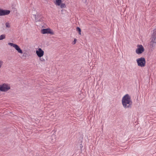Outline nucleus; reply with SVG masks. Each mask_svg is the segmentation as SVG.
Returning a JSON list of instances; mask_svg holds the SVG:
<instances>
[{
    "instance_id": "nucleus-8",
    "label": "nucleus",
    "mask_w": 156,
    "mask_h": 156,
    "mask_svg": "<svg viewBox=\"0 0 156 156\" xmlns=\"http://www.w3.org/2000/svg\"><path fill=\"white\" fill-rule=\"evenodd\" d=\"M44 53V51L41 48H39L38 50L36 51L37 55L39 58H41L43 56Z\"/></svg>"
},
{
    "instance_id": "nucleus-18",
    "label": "nucleus",
    "mask_w": 156,
    "mask_h": 156,
    "mask_svg": "<svg viewBox=\"0 0 156 156\" xmlns=\"http://www.w3.org/2000/svg\"><path fill=\"white\" fill-rule=\"evenodd\" d=\"M3 62L2 61L0 60V68L2 66V65L3 64Z\"/></svg>"
},
{
    "instance_id": "nucleus-17",
    "label": "nucleus",
    "mask_w": 156,
    "mask_h": 156,
    "mask_svg": "<svg viewBox=\"0 0 156 156\" xmlns=\"http://www.w3.org/2000/svg\"><path fill=\"white\" fill-rule=\"evenodd\" d=\"M77 39H75L74 41L72 42V44L74 45L75 44L76 42Z\"/></svg>"
},
{
    "instance_id": "nucleus-12",
    "label": "nucleus",
    "mask_w": 156,
    "mask_h": 156,
    "mask_svg": "<svg viewBox=\"0 0 156 156\" xmlns=\"http://www.w3.org/2000/svg\"><path fill=\"white\" fill-rule=\"evenodd\" d=\"M76 30L78 32L79 34L81 35V30L80 28L79 27H77Z\"/></svg>"
},
{
    "instance_id": "nucleus-7",
    "label": "nucleus",
    "mask_w": 156,
    "mask_h": 156,
    "mask_svg": "<svg viewBox=\"0 0 156 156\" xmlns=\"http://www.w3.org/2000/svg\"><path fill=\"white\" fill-rule=\"evenodd\" d=\"M10 11L8 10H3L0 9V16L8 15L10 13Z\"/></svg>"
},
{
    "instance_id": "nucleus-16",
    "label": "nucleus",
    "mask_w": 156,
    "mask_h": 156,
    "mask_svg": "<svg viewBox=\"0 0 156 156\" xmlns=\"http://www.w3.org/2000/svg\"><path fill=\"white\" fill-rule=\"evenodd\" d=\"M5 25L6 27L7 28H9L10 27V23L8 22H6Z\"/></svg>"
},
{
    "instance_id": "nucleus-10",
    "label": "nucleus",
    "mask_w": 156,
    "mask_h": 156,
    "mask_svg": "<svg viewBox=\"0 0 156 156\" xmlns=\"http://www.w3.org/2000/svg\"><path fill=\"white\" fill-rule=\"evenodd\" d=\"M56 1V5H57L59 6L61 4L62 0H55Z\"/></svg>"
},
{
    "instance_id": "nucleus-9",
    "label": "nucleus",
    "mask_w": 156,
    "mask_h": 156,
    "mask_svg": "<svg viewBox=\"0 0 156 156\" xmlns=\"http://www.w3.org/2000/svg\"><path fill=\"white\" fill-rule=\"evenodd\" d=\"M151 41L156 43V32H153V33Z\"/></svg>"
},
{
    "instance_id": "nucleus-1",
    "label": "nucleus",
    "mask_w": 156,
    "mask_h": 156,
    "mask_svg": "<svg viewBox=\"0 0 156 156\" xmlns=\"http://www.w3.org/2000/svg\"><path fill=\"white\" fill-rule=\"evenodd\" d=\"M122 102L123 107L125 108H131L133 102L130 96L128 94H126L122 98Z\"/></svg>"
},
{
    "instance_id": "nucleus-15",
    "label": "nucleus",
    "mask_w": 156,
    "mask_h": 156,
    "mask_svg": "<svg viewBox=\"0 0 156 156\" xmlns=\"http://www.w3.org/2000/svg\"><path fill=\"white\" fill-rule=\"evenodd\" d=\"M61 8H65L66 7V5L64 3H62L61 4V5H60Z\"/></svg>"
},
{
    "instance_id": "nucleus-2",
    "label": "nucleus",
    "mask_w": 156,
    "mask_h": 156,
    "mask_svg": "<svg viewBox=\"0 0 156 156\" xmlns=\"http://www.w3.org/2000/svg\"><path fill=\"white\" fill-rule=\"evenodd\" d=\"M138 66L141 67H144L145 65L146 61L145 58L144 57H141L136 59Z\"/></svg>"
},
{
    "instance_id": "nucleus-14",
    "label": "nucleus",
    "mask_w": 156,
    "mask_h": 156,
    "mask_svg": "<svg viewBox=\"0 0 156 156\" xmlns=\"http://www.w3.org/2000/svg\"><path fill=\"white\" fill-rule=\"evenodd\" d=\"M38 15H37V16H36V17H35V21L36 22L41 21V19H38Z\"/></svg>"
},
{
    "instance_id": "nucleus-5",
    "label": "nucleus",
    "mask_w": 156,
    "mask_h": 156,
    "mask_svg": "<svg viewBox=\"0 0 156 156\" xmlns=\"http://www.w3.org/2000/svg\"><path fill=\"white\" fill-rule=\"evenodd\" d=\"M8 44L15 48L18 52L22 54L23 51L20 47L17 44L11 43H9Z\"/></svg>"
},
{
    "instance_id": "nucleus-3",
    "label": "nucleus",
    "mask_w": 156,
    "mask_h": 156,
    "mask_svg": "<svg viewBox=\"0 0 156 156\" xmlns=\"http://www.w3.org/2000/svg\"><path fill=\"white\" fill-rule=\"evenodd\" d=\"M10 89V86L6 84L0 85V91L3 92H6Z\"/></svg>"
},
{
    "instance_id": "nucleus-6",
    "label": "nucleus",
    "mask_w": 156,
    "mask_h": 156,
    "mask_svg": "<svg viewBox=\"0 0 156 156\" xmlns=\"http://www.w3.org/2000/svg\"><path fill=\"white\" fill-rule=\"evenodd\" d=\"M41 32L43 34H49L51 35L54 34V32L50 28L43 29L41 30Z\"/></svg>"
},
{
    "instance_id": "nucleus-13",
    "label": "nucleus",
    "mask_w": 156,
    "mask_h": 156,
    "mask_svg": "<svg viewBox=\"0 0 156 156\" xmlns=\"http://www.w3.org/2000/svg\"><path fill=\"white\" fill-rule=\"evenodd\" d=\"M5 38V35L2 34L0 36V40H2Z\"/></svg>"
},
{
    "instance_id": "nucleus-11",
    "label": "nucleus",
    "mask_w": 156,
    "mask_h": 156,
    "mask_svg": "<svg viewBox=\"0 0 156 156\" xmlns=\"http://www.w3.org/2000/svg\"><path fill=\"white\" fill-rule=\"evenodd\" d=\"M156 43L154 42L153 41H151L150 42V45L152 47H153L155 45Z\"/></svg>"
},
{
    "instance_id": "nucleus-4",
    "label": "nucleus",
    "mask_w": 156,
    "mask_h": 156,
    "mask_svg": "<svg viewBox=\"0 0 156 156\" xmlns=\"http://www.w3.org/2000/svg\"><path fill=\"white\" fill-rule=\"evenodd\" d=\"M137 48L136 50V52L138 54L142 53L144 51V49L142 45H137Z\"/></svg>"
},
{
    "instance_id": "nucleus-19",
    "label": "nucleus",
    "mask_w": 156,
    "mask_h": 156,
    "mask_svg": "<svg viewBox=\"0 0 156 156\" xmlns=\"http://www.w3.org/2000/svg\"><path fill=\"white\" fill-rule=\"evenodd\" d=\"M40 60L41 61H42V62H44L45 60L44 59V58H40Z\"/></svg>"
}]
</instances>
